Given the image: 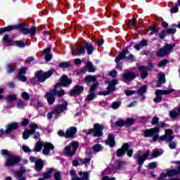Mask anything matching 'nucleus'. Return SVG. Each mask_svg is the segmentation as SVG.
<instances>
[{
  "label": "nucleus",
  "instance_id": "14",
  "mask_svg": "<svg viewBox=\"0 0 180 180\" xmlns=\"http://www.w3.org/2000/svg\"><path fill=\"white\" fill-rule=\"evenodd\" d=\"M172 49H174V46H172V45L167 44L163 49H161L157 52L158 57H164V56L169 54V53L172 51Z\"/></svg>",
  "mask_w": 180,
  "mask_h": 180
},
{
  "label": "nucleus",
  "instance_id": "56",
  "mask_svg": "<svg viewBox=\"0 0 180 180\" xmlns=\"http://www.w3.org/2000/svg\"><path fill=\"white\" fill-rule=\"evenodd\" d=\"M155 26H151L149 27V30H151V32L149 34V36H153L154 33H155Z\"/></svg>",
  "mask_w": 180,
  "mask_h": 180
},
{
  "label": "nucleus",
  "instance_id": "2",
  "mask_svg": "<svg viewBox=\"0 0 180 180\" xmlns=\"http://www.w3.org/2000/svg\"><path fill=\"white\" fill-rule=\"evenodd\" d=\"M1 154L6 158L5 167H15V165H19V162L22 161L20 157L13 155L7 150H1Z\"/></svg>",
  "mask_w": 180,
  "mask_h": 180
},
{
  "label": "nucleus",
  "instance_id": "55",
  "mask_svg": "<svg viewBox=\"0 0 180 180\" xmlns=\"http://www.w3.org/2000/svg\"><path fill=\"white\" fill-rule=\"evenodd\" d=\"M135 93H136L135 91H130V90L125 91V95H127V96H130V95H134Z\"/></svg>",
  "mask_w": 180,
  "mask_h": 180
},
{
  "label": "nucleus",
  "instance_id": "43",
  "mask_svg": "<svg viewBox=\"0 0 180 180\" xmlns=\"http://www.w3.org/2000/svg\"><path fill=\"white\" fill-rule=\"evenodd\" d=\"M146 91H147V86H143L138 91V94H139V95H143V94H144V92H146Z\"/></svg>",
  "mask_w": 180,
  "mask_h": 180
},
{
  "label": "nucleus",
  "instance_id": "25",
  "mask_svg": "<svg viewBox=\"0 0 180 180\" xmlns=\"http://www.w3.org/2000/svg\"><path fill=\"white\" fill-rule=\"evenodd\" d=\"M50 51H51V47H48L44 50L43 53L46 55L45 60L50 61L53 58V55L50 54Z\"/></svg>",
  "mask_w": 180,
  "mask_h": 180
},
{
  "label": "nucleus",
  "instance_id": "35",
  "mask_svg": "<svg viewBox=\"0 0 180 180\" xmlns=\"http://www.w3.org/2000/svg\"><path fill=\"white\" fill-rule=\"evenodd\" d=\"M86 68H87L89 72H95V68L92 65V63L89 62L86 64Z\"/></svg>",
  "mask_w": 180,
  "mask_h": 180
},
{
  "label": "nucleus",
  "instance_id": "17",
  "mask_svg": "<svg viewBox=\"0 0 180 180\" xmlns=\"http://www.w3.org/2000/svg\"><path fill=\"white\" fill-rule=\"evenodd\" d=\"M15 29L23 30V25L19 24L17 25H9L8 27L1 28L0 33H4L5 32H11V30H15Z\"/></svg>",
  "mask_w": 180,
  "mask_h": 180
},
{
  "label": "nucleus",
  "instance_id": "59",
  "mask_svg": "<svg viewBox=\"0 0 180 180\" xmlns=\"http://www.w3.org/2000/svg\"><path fill=\"white\" fill-rule=\"evenodd\" d=\"M165 36H167V32L166 31H162L160 34H159V37L160 39H164V37H165Z\"/></svg>",
  "mask_w": 180,
  "mask_h": 180
},
{
  "label": "nucleus",
  "instance_id": "29",
  "mask_svg": "<svg viewBox=\"0 0 180 180\" xmlns=\"http://www.w3.org/2000/svg\"><path fill=\"white\" fill-rule=\"evenodd\" d=\"M165 83V75L164 73H160L158 75V86H161L162 84Z\"/></svg>",
  "mask_w": 180,
  "mask_h": 180
},
{
  "label": "nucleus",
  "instance_id": "38",
  "mask_svg": "<svg viewBox=\"0 0 180 180\" xmlns=\"http://www.w3.org/2000/svg\"><path fill=\"white\" fill-rule=\"evenodd\" d=\"M44 144V143L42 142H37V145L35 146V151L37 153L41 151V146Z\"/></svg>",
  "mask_w": 180,
  "mask_h": 180
},
{
  "label": "nucleus",
  "instance_id": "48",
  "mask_svg": "<svg viewBox=\"0 0 180 180\" xmlns=\"http://www.w3.org/2000/svg\"><path fill=\"white\" fill-rule=\"evenodd\" d=\"M16 99V95H9L7 97L8 102H12V101H15Z\"/></svg>",
  "mask_w": 180,
  "mask_h": 180
},
{
  "label": "nucleus",
  "instance_id": "46",
  "mask_svg": "<svg viewBox=\"0 0 180 180\" xmlns=\"http://www.w3.org/2000/svg\"><path fill=\"white\" fill-rule=\"evenodd\" d=\"M59 66L61 68H68V67H70V63H68V62H62L59 64Z\"/></svg>",
  "mask_w": 180,
  "mask_h": 180
},
{
  "label": "nucleus",
  "instance_id": "9",
  "mask_svg": "<svg viewBox=\"0 0 180 180\" xmlns=\"http://www.w3.org/2000/svg\"><path fill=\"white\" fill-rule=\"evenodd\" d=\"M30 129H25L23 133V139L24 140H27L29 139L30 134H34L36 133V130L39 129V125L35 123H32L30 124Z\"/></svg>",
  "mask_w": 180,
  "mask_h": 180
},
{
  "label": "nucleus",
  "instance_id": "50",
  "mask_svg": "<svg viewBox=\"0 0 180 180\" xmlns=\"http://www.w3.org/2000/svg\"><path fill=\"white\" fill-rule=\"evenodd\" d=\"M94 151H101L102 150V146L99 144H96L94 148H93Z\"/></svg>",
  "mask_w": 180,
  "mask_h": 180
},
{
  "label": "nucleus",
  "instance_id": "13",
  "mask_svg": "<svg viewBox=\"0 0 180 180\" xmlns=\"http://www.w3.org/2000/svg\"><path fill=\"white\" fill-rule=\"evenodd\" d=\"M150 155V151L147 150L145 153H143V152H138L136 153V155L134 157L136 160L138 161L139 165H143L144 164V160H147V157Z\"/></svg>",
  "mask_w": 180,
  "mask_h": 180
},
{
  "label": "nucleus",
  "instance_id": "45",
  "mask_svg": "<svg viewBox=\"0 0 180 180\" xmlns=\"http://www.w3.org/2000/svg\"><path fill=\"white\" fill-rule=\"evenodd\" d=\"M124 123H125V124H127V126H130V124H133V123H134V119H133V118H128L124 122Z\"/></svg>",
  "mask_w": 180,
  "mask_h": 180
},
{
  "label": "nucleus",
  "instance_id": "30",
  "mask_svg": "<svg viewBox=\"0 0 180 180\" xmlns=\"http://www.w3.org/2000/svg\"><path fill=\"white\" fill-rule=\"evenodd\" d=\"M43 167H44V165L43 164V160L39 159L35 161L36 171H41V169H43Z\"/></svg>",
  "mask_w": 180,
  "mask_h": 180
},
{
  "label": "nucleus",
  "instance_id": "34",
  "mask_svg": "<svg viewBox=\"0 0 180 180\" xmlns=\"http://www.w3.org/2000/svg\"><path fill=\"white\" fill-rule=\"evenodd\" d=\"M54 169L53 168H50L47 170L46 172H45L44 174V178L45 179H50V178H51L52 175H53V171Z\"/></svg>",
  "mask_w": 180,
  "mask_h": 180
},
{
  "label": "nucleus",
  "instance_id": "42",
  "mask_svg": "<svg viewBox=\"0 0 180 180\" xmlns=\"http://www.w3.org/2000/svg\"><path fill=\"white\" fill-rule=\"evenodd\" d=\"M17 78L18 79H19V81L23 82V68H21L20 70V72L18 74Z\"/></svg>",
  "mask_w": 180,
  "mask_h": 180
},
{
  "label": "nucleus",
  "instance_id": "28",
  "mask_svg": "<svg viewBox=\"0 0 180 180\" xmlns=\"http://www.w3.org/2000/svg\"><path fill=\"white\" fill-rule=\"evenodd\" d=\"M75 133H77V128L75 127H70L66 131V137H74L75 135Z\"/></svg>",
  "mask_w": 180,
  "mask_h": 180
},
{
  "label": "nucleus",
  "instance_id": "12",
  "mask_svg": "<svg viewBox=\"0 0 180 180\" xmlns=\"http://www.w3.org/2000/svg\"><path fill=\"white\" fill-rule=\"evenodd\" d=\"M94 129H91L86 132L87 134H92L94 133V136L96 137H101L103 134L102 130H103V127L99 124H95L94 126Z\"/></svg>",
  "mask_w": 180,
  "mask_h": 180
},
{
  "label": "nucleus",
  "instance_id": "22",
  "mask_svg": "<svg viewBox=\"0 0 180 180\" xmlns=\"http://www.w3.org/2000/svg\"><path fill=\"white\" fill-rule=\"evenodd\" d=\"M84 92V86H75V87L70 91V96H74L75 95H79Z\"/></svg>",
  "mask_w": 180,
  "mask_h": 180
},
{
  "label": "nucleus",
  "instance_id": "41",
  "mask_svg": "<svg viewBox=\"0 0 180 180\" xmlns=\"http://www.w3.org/2000/svg\"><path fill=\"white\" fill-rule=\"evenodd\" d=\"M6 70L7 72H13V71H15V68L12 65L8 64L6 66Z\"/></svg>",
  "mask_w": 180,
  "mask_h": 180
},
{
  "label": "nucleus",
  "instance_id": "57",
  "mask_svg": "<svg viewBox=\"0 0 180 180\" xmlns=\"http://www.w3.org/2000/svg\"><path fill=\"white\" fill-rule=\"evenodd\" d=\"M157 167V162H153L149 164V168H150V169H154V168Z\"/></svg>",
  "mask_w": 180,
  "mask_h": 180
},
{
  "label": "nucleus",
  "instance_id": "6",
  "mask_svg": "<svg viewBox=\"0 0 180 180\" xmlns=\"http://www.w3.org/2000/svg\"><path fill=\"white\" fill-rule=\"evenodd\" d=\"M174 92V89H171L169 90H160L158 89L155 91L156 97L154 98V102L155 103H158L162 101V96L161 95H169V94H172Z\"/></svg>",
  "mask_w": 180,
  "mask_h": 180
},
{
  "label": "nucleus",
  "instance_id": "8",
  "mask_svg": "<svg viewBox=\"0 0 180 180\" xmlns=\"http://www.w3.org/2000/svg\"><path fill=\"white\" fill-rule=\"evenodd\" d=\"M174 131L171 129L165 130V135L160 136L159 141H167V143H171L174 140Z\"/></svg>",
  "mask_w": 180,
  "mask_h": 180
},
{
  "label": "nucleus",
  "instance_id": "5",
  "mask_svg": "<svg viewBox=\"0 0 180 180\" xmlns=\"http://www.w3.org/2000/svg\"><path fill=\"white\" fill-rule=\"evenodd\" d=\"M78 148V142L74 141L65 148L64 153L69 157H72Z\"/></svg>",
  "mask_w": 180,
  "mask_h": 180
},
{
  "label": "nucleus",
  "instance_id": "11",
  "mask_svg": "<svg viewBox=\"0 0 180 180\" xmlns=\"http://www.w3.org/2000/svg\"><path fill=\"white\" fill-rule=\"evenodd\" d=\"M124 58H129V60H132L133 61H134V56L130 54L127 49H124L121 53H120L117 56L115 59V63H117L121 61V60H124Z\"/></svg>",
  "mask_w": 180,
  "mask_h": 180
},
{
  "label": "nucleus",
  "instance_id": "10",
  "mask_svg": "<svg viewBox=\"0 0 180 180\" xmlns=\"http://www.w3.org/2000/svg\"><path fill=\"white\" fill-rule=\"evenodd\" d=\"M129 148V146L128 143L124 144L122 148H120L117 150V157H122V155H124V153H126V151H127L128 157H131L133 155V150Z\"/></svg>",
  "mask_w": 180,
  "mask_h": 180
},
{
  "label": "nucleus",
  "instance_id": "1",
  "mask_svg": "<svg viewBox=\"0 0 180 180\" xmlns=\"http://www.w3.org/2000/svg\"><path fill=\"white\" fill-rule=\"evenodd\" d=\"M72 82V81L70 79L67 75H63L60 78V82L56 84L52 91L49 92L45 95V98L47 99L48 103H49V105H53V103L56 102L54 95H57V94L59 97L64 96V95H65V92L63 89L59 90V88L61 86H68V85H71Z\"/></svg>",
  "mask_w": 180,
  "mask_h": 180
},
{
  "label": "nucleus",
  "instance_id": "58",
  "mask_svg": "<svg viewBox=\"0 0 180 180\" xmlns=\"http://www.w3.org/2000/svg\"><path fill=\"white\" fill-rule=\"evenodd\" d=\"M169 148H171L172 150H174L175 148H176V143H175V142H171L169 144Z\"/></svg>",
  "mask_w": 180,
  "mask_h": 180
},
{
  "label": "nucleus",
  "instance_id": "15",
  "mask_svg": "<svg viewBox=\"0 0 180 180\" xmlns=\"http://www.w3.org/2000/svg\"><path fill=\"white\" fill-rule=\"evenodd\" d=\"M84 81L87 85H89L92 82L93 85L90 87L91 91H95L98 82H96V77L95 76L88 75L84 78Z\"/></svg>",
  "mask_w": 180,
  "mask_h": 180
},
{
  "label": "nucleus",
  "instance_id": "44",
  "mask_svg": "<svg viewBox=\"0 0 180 180\" xmlns=\"http://www.w3.org/2000/svg\"><path fill=\"white\" fill-rule=\"evenodd\" d=\"M95 98V94H94V91H91L90 89V94L87 96V101H92Z\"/></svg>",
  "mask_w": 180,
  "mask_h": 180
},
{
  "label": "nucleus",
  "instance_id": "40",
  "mask_svg": "<svg viewBox=\"0 0 180 180\" xmlns=\"http://www.w3.org/2000/svg\"><path fill=\"white\" fill-rule=\"evenodd\" d=\"M161 154H162V151H160V150L155 149L153 150L152 155L154 158H157V157H160V155H161Z\"/></svg>",
  "mask_w": 180,
  "mask_h": 180
},
{
  "label": "nucleus",
  "instance_id": "24",
  "mask_svg": "<svg viewBox=\"0 0 180 180\" xmlns=\"http://www.w3.org/2000/svg\"><path fill=\"white\" fill-rule=\"evenodd\" d=\"M23 34H30V36H34V34H36V27L27 28L24 26Z\"/></svg>",
  "mask_w": 180,
  "mask_h": 180
},
{
  "label": "nucleus",
  "instance_id": "23",
  "mask_svg": "<svg viewBox=\"0 0 180 180\" xmlns=\"http://www.w3.org/2000/svg\"><path fill=\"white\" fill-rule=\"evenodd\" d=\"M178 174H180V171L173 169L172 170L167 171L166 174H162L161 178L164 179L167 178V176H174V175H178Z\"/></svg>",
  "mask_w": 180,
  "mask_h": 180
},
{
  "label": "nucleus",
  "instance_id": "62",
  "mask_svg": "<svg viewBox=\"0 0 180 180\" xmlns=\"http://www.w3.org/2000/svg\"><path fill=\"white\" fill-rule=\"evenodd\" d=\"M139 45H141L142 47H144L145 46L147 45V40L143 39L142 41H140Z\"/></svg>",
  "mask_w": 180,
  "mask_h": 180
},
{
  "label": "nucleus",
  "instance_id": "26",
  "mask_svg": "<svg viewBox=\"0 0 180 180\" xmlns=\"http://www.w3.org/2000/svg\"><path fill=\"white\" fill-rule=\"evenodd\" d=\"M2 40L7 46H15V41L9 38L8 34L4 35Z\"/></svg>",
  "mask_w": 180,
  "mask_h": 180
},
{
  "label": "nucleus",
  "instance_id": "47",
  "mask_svg": "<svg viewBox=\"0 0 180 180\" xmlns=\"http://www.w3.org/2000/svg\"><path fill=\"white\" fill-rule=\"evenodd\" d=\"M167 63H168V60L164 59V60H162V61H160V62H159V63H158V66H159V67H164V66H165V65H167Z\"/></svg>",
  "mask_w": 180,
  "mask_h": 180
},
{
  "label": "nucleus",
  "instance_id": "21",
  "mask_svg": "<svg viewBox=\"0 0 180 180\" xmlns=\"http://www.w3.org/2000/svg\"><path fill=\"white\" fill-rule=\"evenodd\" d=\"M43 147L44 148L42 150V154H44V155H48V154H50V150L54 149V146L47 142L43 144Z\"/></svg>",
  "mask_w": 180,
  "mask_h": 180
},
{
  "label": "nucleus",
  "instance_id": "4",
  "mask_svg": "<svg viewBox=\"0 0 180 180\" xmlns=\"http://www.w3.org/2000/svg\"><path fill=\"white\" fill-rule=\"evenodd\" d=\"M19 128V123L18 122H11L8 123L6 126V130H4V129H0V137H2L4 134H11V133L13 130H16V129Z\"/></svg>",
  "mask_w": 180,
  "mask_h": 180
},
{
  "label": "nucleus",
  "instance_id": "53",
  "mask_svg": "<svg viewBox=\"0 0 180 180\" xmlns=\"http://www.w3.org/2000/svg\"><path fill=\"white\" fill-rule=\"evenodd\" d=\"M54 178L56 180H61V174H60V172H55Z\"/></svg>",
  "mask_w": 180,
  "mask_h": 180
},
{
  "label": "nucleus",
  "instance_id": "19",
  "mask_svg": "<svg viewBox=\"0 0 180 180\" xmlns=\"http://www.w3.org/2000/svg\"><path fill=\"white\" fill-rule=\"evenodd\" d=\"M145 137H153L154 134H157V133H160V128L155 127L150 129H146L143 131Z\"/></svg>",
  "mask_w": 180,
  "mask_h": 180
},
{
  "label": "nucleus",
  "instance_id": "31",
  "mask_svg": "<svg viewBox=\"0 0 180 180\" xmlns=\"http://www.w3.org/2000/svg\"><path fill=\"white\" fill-rule=\"evenodd\" d=\"M105 144L107 146H110V147L115 146V137H113V135L112 134L108 135V140L105 141Z\"/></svg>",
  "mask_w": 180,
  "mask_h": 180
},
{
  "label": "nucleus",
  "instance_id": "27",
  "mask_svg": "<svg viewBox=\"0 0 180 180\" xmlns=\"http://www.w3.org/2000/svg\"><path fill=\"white\" fill-rule=\"evenodd\" d=\"M123 77L125 82H129V81H132L136 78V75L131 72L125 73Z\"/></svg>",
  "mask_w": 180,
  "mask_h": 180
},
{
  "label": "nucleus",
  "instance_id": "51",
  "mask_svg": "<svg viewBox=\"0 0 180 180\" xmlns=\"http://www.w3.org/2000/svg\"><path fill=\"white\" fill-rule=\"evenodd\" d=\"M179 8H178V4H175L173 8H171L170 11L172 13H176L178 12Z\"/></svg>",
  "mask_w": 180,
  "mask_h": 180
},
{
  "label": "nucleus",
  "instance_id": "54",
  "mask_svg": "<svg viewBox=\"0 0 180 180\" xmlns=\"http://www.w3.org/2000/svg\"><path fill=\"white\" fill-rule=\"evenodd\" d=\"M176 32V29L174 28H168L167 29V33L169 34H174V33Z\"/></svg>",
  "mask_w": 180,
  "mask_h": 180
},
{
  "label": "nucleus",
  "instance_id": "61",
  "mask_svg": "<svg viewBox=\"0 0 180 180\" xmlns=\"http://www.w3.org/2000/svg\"><path fill=\"white\" fill-rule=\"evenodd\" d=\"M14 44H16L18 47H23V42L21 41H14Z\"/></svg>",
  "mask_w": 180,
  "mask_h": 180
},
{
  "label": "nucleus",
  "instance_id": "16",
  "mask_svg": "<svg viewBox=\"0 0 180 180\" xmlns=\"http://www.w3.org/2000/svg\"><path fill=\"white\" fill-rule=\"evenodd\" d=\"M117 84V80L113 79L110 83L109 86L107 87V91H103L101 94L104 95V96H106V95H109L110 92H113V91H115Z\"/></svg>",
  "mask_w": 180,
  "mask_h": 180
},
{
  "label": "nucleus",
  "instance_id": "32",
  "mask_svg": "<svg viewBox=\"0 0 180 180\" xmlns=\"http://www.w3.org/2000/svg\"><path fill=\"white\" fill-rule=\"evenodd\" d=\"M139 68L141 71V78H146V77L148 75V72H147V68L144 66H139Z\"/></svg>",
  "mask_w": 180,
  "mask_h": 180
},
{
  "label": "nucleus",
  "instance_id": "37",
  "mask_svg": "<svg viewBox=\"0 0 180 180\" xmlns=\"http://www.w3.org/2000/svg\"><path fill=\"white\" fill-rule=\"evenodd\" d=\"M169 116L170 117H172V119H176V117L179 116V114H178V112H176L175 110H173L169 111Z\"/></svg>",
  "mask_w": 180,
  "mask_h": 180
},
{
  "label": "nucleus",
  "instance_id": "18",
  "mask_svg": "<svg viewBox=\"0 0 180 180\" xmlns=\"http://www.w3.org/2000/svg\"><path fill=\"white\" fill-rule=\"evenodd\" d=\"M70 174L72 176V180H84V179H88V172H79V175L82 176L81 178H79L78 176H75V170H71Z\"/></svg>",
  "mask_w": 180,
  "mask_h": 180
},
{
  "label": "nucleus",
  "instance_id": "39",
  "mask_svg": "<svg viewBox=\"0 0 180 180\" xmlns=\"http://www.w3.org/2000/svg\"><path fill=\"white\" fill-rule=\"evenodd\" d=\"M136 24L137 20L134 18L131 20L129 21L127 25L129 28H133V26H136Z\"/></svg>",
  "mask_w": 180,
  "mask_h": 180
},
{
  "label": "nucleus",
  "instance_id": "60",
  "mask_svg": "<svg viewBox=\"0 0 180 180\" xmlns=\"http://www.w3.org/2000/svg\"><path fill=\"white\" fill-rule=\"evenodd\" d=\"M158 120H160V118L154 117L152 120V124H157V123H158Z\"/></svg>",
  "mask_w": 180,
  "mask_h": 180
},
{
  "label": "nucleus",
  "instance_id": "3",
  "mask_svg": "<svg viewBox=\"0 0 180 180\" xmlns=\"http://www.w3.org/2000/svg\"><path fill=\"white\" fill-rule=\"evenodd\" d=\"M86 50L87 54L91 55L94 53V46L91 43L85 42L84 44L76 47V51H77L79 56L85 54Z\"/></svg>",
  "mask_w": 180,
  "mask_h": 180
},
{
  "label": "nucleus",
  "instance_id": "64",
  "mask_svg": "<svg viewBox=\"0 0 180 180\" xmlns=\"http://www.w3.org/2000/svg\"><path fill=\"white\" fill-rule=\"evenodd\" d=\"M102 180H116V178L113 177L110 179L109 176H105L102 178Z\"/></svg>",
  "mask_w": 180,
  "mask_h": 180
},
{
  "label": "nucleus",
  "instance_id": "63",
  "mask_svg": "<svg viewBox=\"0 0 180 180\" xmlns=\"http://www.w3.org/2000/svg\"><path fill=\"white\" fill-rule=\"evenodd\" d=\"M29 98H30V96H29V94L24 92L23 93V99H25V101H28Z\"/></svg>",
  "mask_w": 180,
  "mask_h": 180
},
{
  "label": "nucleus",
  "instance_id": "36",
  "mask_svg": "<svg viewBox=\"0 0 180 180\" xmlns=\"http://www.w3.org/2000/svg\"><path fill=\"white\" fill-rule=\"evenodd\" d=\"M113 172H116V170L107 168L105 170L103 171L102 175H110V174H113Z\"/></svg>",
  "mask_w": 180,
  "mask_h": 180
},
{
  "label": "nucleus",
  "instance_id": "49",
  "mask_svg": "<svg viewBox=\"0 0 180 180\" xmlns=\"http://www.w3.org/2000/svg\"><path fill=\"white\" fill-rule=\"evenodd\" d=\"M125 122L124 120H119L115 122V126H117V127H122V126H124Z\"/></svg>",
  "mask_w": 180,
  "mask_h": 180
},
{
  "label": "nucleus",
  "instance_id": "7",
  "mask_svg": "<svg viewBox=\"0 0 180 180\" xmlns=\"http://www.w3.org/2000/svg\"><path fill=\"white\" fill-rule=\"evenodd\" d=\"M53 75V70H49L48 72H43L41 70L38 71L35 73V77L38 78L39 82H44L47 78H50Z\"/></svg>",
  "mask_w": 180,
  "mask_h": 180
},
{
  "label": "nucleus",
  "instance_id": "33",
  "mask_svg": "<svg viewBox=\"0 0 180 180\" xmlns=\"http://www.w3.org/2000/svg\"><path fill=\"white\" fill-rule=\"evenodd\" d=\"M14 176L17 180H23V170L17 171L14 174Z\"/></svg>",
  "mask_w": 180,
  "mask_h": 180
},
{
  "label": "nucleus",
  "instance_id": "52",
  "mask_svg": "<svg viewBox=\"0 0 180 180\" xmlns=\"http://www.w3.org/2000/svg\"><path fill=\"white\" fill-rule=\"evenodd\" d=\"M119 106H120V102L117 101V102L112 103V109H117Z\"/></svg>",
  "mask_w": 180,
  "mask_h": 180
},
{
  "label": "nucleus",
  "instance_id": "20",
  "mask_svg": "<svg viewBox=\"0 0 180 180\" xmlns=\"http://www.w3.org/2000/svg\"><path fill=\"white\" fill-rule=\"evenodd\" d=\"M68 105V103H67V102L65 101L63 103L55 108V109L53 110V113H56V115H60V113H63V110H67Z\"/></svg>",
  "mask_w": 180,
  "mask_h": 180
}]
</instances>
